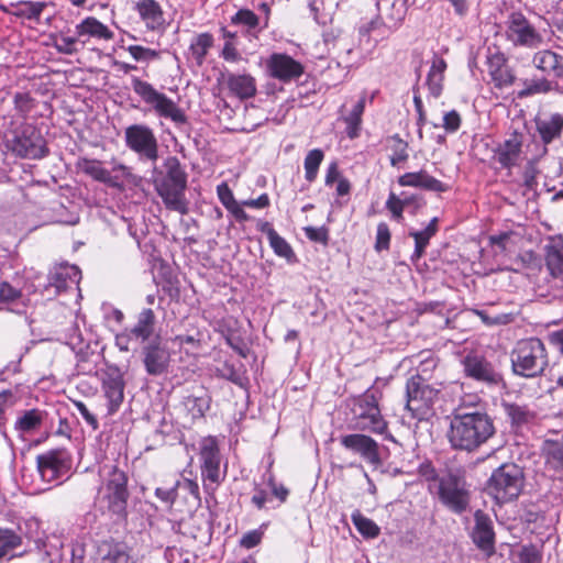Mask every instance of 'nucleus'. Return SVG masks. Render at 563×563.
<instances>
[{"instance_id":"obj_30","label":"nucleus","mask_w":563,"mask_h":563,"mask_svg":"<svg viewBox=\"0 0 563 563\" xmlns=\"http://www.w3.org/2000/svg\"><path fill=\"white\" fill-rule=\"evenodd\" d=\"M536 130L543 145L560 140L563 134V113H551L545 118H536Z\"/></svg>"},{"instance_id":"obj_28","label":"nucleus","mask_w":563,"mask_h":563,"mask_svg":"<svg viewBox=\"0 0 563 563\" xmlns=\"http://www.w3.org/2000/svg\"><path fill=\"white\" fill-rule=\"evenodd\" d=\"M75 34L86 44L90 38L110 41L113 32L95 16H87L75 26Z\"/></svg>"},{"instance_id":"obj_4","label":"nucleus","mask_w":563,"mask_h":563,"mask_svg":"<svg viewBox=\"0 0 563 563\" xmlns=\"http://www.w3.org/2000/svg\"><path fill=\"white\" fill-rule=\"evenodd\" d=\"M350 408L349 427L362 432L384 434L388 424L382 416L378 400L374 393L366 390L363 395L347 401Z\"/></svg>"},{"instance_id":"obj_33","label":"nucleus","mask_w":563,"mask_h":563,"mask_svg":"<svg viewBox=\"0 0 563 563\" xmlns=\"http://www.w3.org/2000/svg\"><path fill=\"white\" fill-rule=\"evenodd\" d=\"M556 93L563 95V85L549 77H536L523 81V89L518 92L519 98H528L537 95Z\"/></svg>"},{"instance_id":"obj_52","label":"nucleus","mask_w":563,"mask_h":563,"mask_svg":"<svg viewBox=\"0 0 563 563\" xmlns=\"http://www.w3.org/2000/svg\"><path fill=\"white\" fill-rule=\"evenodd\" d=\"M409 235L415 240V251L411 255V260L418 261L424 254L430 239L433 238V235L424 229L421 231H410Z\"/></svg>"},{"instance_id":"obj_27","label":"nucleus","mask_w":563,"mask_h":563,"mask_svg":"<svg viewBox=\"0 0 563 563\" xmlns=\"http://www.w3.org/2000/svg\"><path fill=\"white\" fill-rule=\"evenodd\" d=\"M224 81L229 92L240 100L251 99L257 92L256 80L250 74L229 73Z\"/></svg>"},{"instance_id":"obj_44","label":"nucleus","mask_w":563,"mask_h":563,"mask_svg":"<svg viewBox=\"0 0 563 563\" xmlns=\"http://www.w3.org/2000/svg\"><path fill=\"white\" fill-rule=\"evenodd\" d=\"M388 148L391 151L389 156L393 167H402L409 158L408 143L399 134H394L387 139Z\"/></svg>"},{"instance_id":"obj_20","label":"nucleus","mask_w":563,"mask_h":563,"mask_svg":"<svg viewBox=\"0 0 563 563\" xmlns=\"http://www.w3.org/2000/svg\"><path fill=\"white\" fill-rule=\"evenodd\" d=\"M145 371L151 376L164 374L169 365L170 354L159 338L148 341L142 349Z\"/></svg>"},{"instance_id":"obj_21","label":"nucleus","mask_w":563,"mask_h":563,"mask_svg":"<svg viewBox=\"0 0 563 563\" xmlns=\"http://www.w3.org/2000/svg\"><path fill=\"white\" fill-rule=\"evenodd\" d=\"M525 135L518 131L507 134L495 150V158L501 167L510 169L519 165Z\"/></svg>"},{"instance_id":"obj_53","label":"nucleus","mask_w":563,"mask_h":563,"mask_svg":"<svg viewBox=\"0 0 563 563\" xmlns=\"http://www.w3.org/2000/svg\"><path fill=\"white\" fill-rule=\"evenodd\" d=\"M268 242H269V245L273 249L274 253L277 256L284 257L288 262H291L295 258V253H294L290 244L279 234H276Z\"/></svg>"},{"instance_id":"obj_62","label":"nucleus","mask_w":563,"mask_h":563,"mask_svg":"<svg viewBox=\"0 0 563 563\" xmlns=\"http://www.w3.org/2000/svg\"><path fill=\"white\" fill-rule=\"evenodd\" d=\"M74 407L77 409L81 418L85 420V422L92 428V430H97L99 428V422L97 417L87 408V406L80 401L75 400Z\"/></svg>"},{"instance_id":"obj_48","label":"nucleus","mask_w":563,"mask_h":563,"mask_svg":"<svg viewBox=\"0 0 563 563\" xmlns=\"http://www.w3.org/2000/svg\"><path fill=\"white\" fill-rule=\"evenodd\" d=\"M351 519L356 530L364 538L373 539L378 537L380 532L379 527L372 519L363 516L360 510L353 511Z\"/></svg>"},{"instance_id":"obj_57","label":"nucleus","mask_w":563,"mask_h":563,"mask_svg":"<svg viewBox=\"0 0 563 563\" xmlns=\"http://www.w3.org/2000/svg\"><path fill=\"white\" fill-rule=\"evenodd\" d=\"M505 410L511 422L515 424H522L529 419V411L526 407L516 404H506Z\"/></svg>"},{"instance_id":"obj_18","label":"nucleus","mask_w":563,"mask_h":563,"mask_svg":"<svg viewBox=\"0 0 563 563\" xmlns=\"http://www.w3.org/2000/svg\"><path fill=\"white\" fill-rule=\"evenodd\" d=\"M266 70L269 77L287 84L301 77L305 68L285 53H273L266 60Z\"/></svg>"},{"instance_id":"obj_8","label":"nucleus","mask_w":563,"mask_h":563,"mask_svg":"<svg viewBox=\"0 0 563 563\" xmlns=\"http://www.w3.org/2000/svg\"><path fill=\"white\" fill-rule=\"evenodd\" d=\"M199 461L203 489L209 496H213L227 476V465L222 470V459L216 437L208 435L200 440Z\"/></svg>"},{"instance_id":"obj_15","label":"nucleus","mask_w":563,"mask_h":563,"mask_svg":"<svg viewBox=\"0 0 563 563\" xmlns=\"http://www.w3.org/2000/svg\"><path fill=\"white\" fill-rule=\"evenodd\" d=\"M36 465L42 481L57 486L69 477L71 456L66 450H52L37 455Z\"/></svg>"},{"instance_id":"obj_35","label":"nucleus","mask_w":563,"mask_h":563,"mask_svg":"<svg viewBox=\"0 0 563 563\" xmlns=\"http://www.w3.org/2000/svg\"><path fill=\"white\" fill-rule=\"evenodd\" d=\"M445 69L446 62L442 57L434 55L426 82L430 96L433 97L434 99L439 98L442 93Z\"/></svg>"},{"instance_id":"obj_12","label":"nucleus","mask_w":563,"mask_h":563,"mask_svg":"<svg viewBox=\"0 0 563 563\" xmlns=\"http://www.w3.org/2000/svg\"><path fill=\"white\" fill-rule=\"evenodd\" d=\"M438 496L452 512L462 514L470 505V490L466 481L457 473L450 472L439 478Z\"/></svg>"},{"instance_id":"obj_16","label":"nucleus","mask_w":563,"mask_h":563,"mask_svg":"<svg viewBox=\"0 0 563 563\" xmlns=\"http://www.w3.org/2000/svg\"><path fill=\"white\" fill-rule=\"evenodd\" d=\"M101 391L107 400V415L112 416L124 400L125 380L122 371L109 365L100 372Z\"/></svg>"},{"instance_id":"obj_39","label":"nucleus","mask_w":563,"mask_h":563,"mask_svg":"<svg viewBox=\"0 0 563 563\" xmlns=\"http://www.w3.org/2000/svg\"><path fill=\"white\" fill-rule=\"evenodd\" d=\"M183 405L192 420L200 419L210 409L211 396L206 390H201L200 394L185 397Z\"/></svg>"},{"instance_id":"obj_45","label":"nucleus","mask_w":563,"mask_h":563,"mask_svg":"<svg viewBox=\"0 0 563 563\" xmlns=\"http://www.w3.org/2000/svg\"><path fill=\"white\" fill-rule=\"evenodd\" d=\"M213 35L208 32L198 34L191 41L189 51L198 66L205 63L209 49L213 46Z\"/></svg>"},{"instance_id":"obj_24","label":"nucleus","mask_w":563,"mask_h":563,"mask_svg":"<svg viewBox=\"0 0 563 563\" xmlns=\"http://www.w3.org/2000/svg\"><path fill=\"white\" fill-rule=\"evenodd\" d=\"M532 65L544 75L552 76L563 85V55L545 48L536 52L532 56Z\"/></svg>"},{"instance_id":"obj_13","label":"nucleus","mask_w":563,"mask_h":563,"mask_svg":"<svg viewBox=\"0 0 563 563\" xmlns=\"http://www.w3.org/2000/svg\"><path fill=\"white\" fill-rule=\"evenodd\" d=\"M461 363L465 377L489 388L505 386L499 367L484 355L471 352L462 358Z\"/></svg>"},{"instance_id":"obj_14","label":"nucleus","mask_w":563,"mask_h":563,"mask_svg":"<svg viewBox=\"0 0 563 563\" xmlns=\"http://www.w3.org/2000/svg\"><path fill=\"white\" fill-rule=\"evenodd\" d=\"M124 142L141 162L155 164L159 157L158 141L154 131L146 124H132L125 128Z\"/></svg>"},{"instance_id":"obj_10","label":"nucleus","mask_w":563,"mask_h":563,"mask_svg":"<svg viewBox=\"0 0 563 563\" xmlns=\"http://www.w3.org/2000/svg\"><path fill=\"white\" fill-rule=\"evenodd\" d=\"M438 394L439 389L430 386L421 375L411 376L406 384V409L410 417L420 421L428 420L433 415Z\"/></svg>"},{"instance_id":"obj_43","label":"nucleus","mask_w":563,"mask_h":563,"mask_svg":"<svg viewBox=\"0 0 563 563\" xmlns=\"http://www.w3.org/2000/svg\"><path fill=\"white\" fill-rule=\"evenodd\" d=\"M323 42L329 53H336L338 46H343L346 55L353 52L350 36L340 29H329L323 33Z\"/></svg>"},{"instance_id":"obj_23","label":"nucleus","mask_w":563,"mask_h":563,"mask_svg":"<svg viewBox=\"0 0 563 563\" xmlns=\"http://www.w3.org/2000/svg\"><path fill=\"white\" fill-rule=\"evenodd\" d=\"M95 563H136L130 547L113 539L102 540L97 545Z\"/></svg>"},{"instance_id":"obj_32","label":"nucleus","mask_w":563,"mask_h":563,"mask_svg":"<svg viewBox=\"0 0 563 563\" xmlns=\"http://www.w3.org/2000/svg\"><path fill=\"white\" fill-rule=\"evenodd\" d=\"M544 262L550 275L563 279V236L549 239L544 246Z\"/></svg>"},{"instance_id":"obj_22","label":"nucleus","mask_w":563,"mask_h":563,"mask_svg":"<svg viewBox=\"0 0 563 563\" xmlns=\"http://www.w3.org/2000/svg\"><path fill=\"white\" fill-rule=\"evenodd\" d=\"M133 8L148 31L164 33L168 23L165 12L156 0H134Z\"/></svg>"},{"instance_id":"obj_7","label":"nucleus","mask_w":563,"mask_h":563,"mask_svg":"<svg viewBox=\"0 0 563 563\" xmlns=\"http://www.w3.org/2000/svg\"><path fill=\"white\" fill-rule=\"evenodd\" d=\"M131 84L133 91L145 104L150 106L156 115L170 120L176 125L187 123L185 111L173 99L158 91L152 84L139 77H133Z\"/></svg>"},{"instance_id":"obj_63","label":"nucleus","mask_w":563,"mask_h":563,"mask_svg":"<svg viewBox=\"0 0 563 563\" xmlns=\"http://www.w3.org/2000/svg\"><path fill=\"white\" fill-rule=\"evenodd\" d=\"M264 532L261 529H254L243 534L240 545L245 549H252L258 545L263 539Z\"/></svg>"},{"instance_id":"obj_17","label":"nucleus","mask_w":563,"mask_h":563,"mask_svg":"<svg viewBox=\"0 0 563 563\" xmlns=\"http://www.w3.org/2000/svg\"><path fill=\"white\" fill-rule=\"evenodd\" d=\"M486 66L495 89L504 90L515 84L517 79L515 70L509 66L508 58L500 51L492 52V49H488Z\"/></svg>"},{"instance_id":"obj_9","label":"nucleus","mask_w":563,"mask_h":563,"mask_svg":"<svg viewBox=\"0 0 563 563\" xmlns=\"http://www.w3.org/2000/svg\"><path fill=\"white\" fill-rule=\"evenodd\" d=\"M7 148L18 157L41 159L48 154L46 141L41 131L33 124L22 122L11 131L7 140Z\"/></svg>"},{"instance_id":"obj_31","label":"nucleus","mask_w":563,"mask_h":563,"mask_svg":"<svg viewBox=\"0 0 563 563\" xmlns=\"http://www.w3.org/2000/svg\"><path fill=\"white\" fill-rule=\"evenodd\" d=\"M398 184L404 187H416L434 192H444L448 185L429 175L426 170L406 173L398 178Z\"/></svg>"},{"instance_id":"obj_49","label":"nucleus","mask_w":563,"mask_h":563,"mask_svg":"<svg viewBox=\"0 0 563 563\" xmlns=\"http://www.w3.org/2000/svg\"><path fill=\"white\" fill-rule=\"evenodd\" d=\"M217 376L224 378L234 385L246 388L249 385V378L245 372L238 369L233 363L224 362L223 365L217 369Z\"/></svg>"},{"instance_id":"obj_56","label":"nucleus","mask_w":563,"mask_h":563,"mask_svg":"<svg viewBox=\"0 0 563 563\" xmlns=\"http://www.w3.org/2000/svg\"><path fill=\"white\" fill-rule=\"evenodd\" d=\"M231 22L233 24H243L252 30L258 26L260 19L253 11L241 9L231 18Z\"/></svg>"},{"instance_id":"obj_41","label":"nucleus","mask_w":563,"mask_h":563,"mask_svg":"<svg viewBox=\"0 0 563 563\" xmlns=\"http://www.w3.org/2000/svg\"><path fill=\"white\" fill-rule=\"evenodd\" d=\"M76 167L80 172H82L84 174L99 183H103L107 185V181L110 180V170L103 167L101 161L81 157L77 161Z\"/></svg>"},{"instance_id":"obj_5","label":"nucleus","mask_w":563,"mask_h":563,"mask_svg":"<svg viewBox=\"0 0 563 563\" xmlns=\"http://www.w3.org/2000/svg\"><path fill=\"white\" fill-rule=\"evenodd\" d=\"M98 473L101 481L99 494L107 503L108 510L119 516L124 515L130 495L126 473L115 463H103Z\"/></svg>"},{"instance_id":"obj_61","label":"nucleus","mask_w":563,"mask_h":563,"mask_svg":"<svg viewBox=\"0 0 563 563\" xmlns=\"http://www.w3.org/2000/svg\"><path fill=\"white\" fill-rule=\"evenodd\" d=\"M542 554L540 551L533 547H523L522 550L518 554L519 563H541Z\"/></svg>"},{"instance_id":"obj_50","label":"nucleus","mask_w":563,"mask_h":563,"mask_svg":"<svg viewBox=\"0 0 563 563\" xmlns=\"http://www.w3.org/2000/svg\"><path fill=\"white\" fill-rule=\"evenodd\" d=\"M22 544V538L8 528H0V559L10 554Z\"/></svg>"},{"instance_id":"obj_29","label":"nucleus","mask_w":563,"mask_h":563,"mask_svg":"<svg viewBox=\"0 0 563 563\" xmlns=\"http://www.w3.org/2000/svg\"><path fill=\"white\" fill-rule=\"evenodd\" d=\"M475 526L472 532L473 542L484 551L492 550L495 543V533L492 519L482 510L474 515Z\"/></svg>"},{"instance_id":"obj_55","label":"nucleus","mask_w":563,"mask_h":563,"mask_svg":"<svg viewBox=\"0 0 563 563\" xmlns=\"http://www.w3.org/2000/svg\"><path fill=\"white\" fill-rule=\"evenodd\" d=\"M175 486H176L177 492L183 490L184 493L191 496V498L194 499V501L197 505H200L201 496H200V489H199V485H198L197 481L190 479L187 477H183L181 479H179L175 483Z\"/></svg>"},{"instance_id":"obj_38","label":"nucleus","mask_w":563,"mask_h":563,"mask_svg":"<svg viewBox=\"0 0 563 563\" xmlns=\"http://www.w3.org/2000/svg\"><path fill=\"white\" fill-rule=\"evenodd\" d=\"M44 420L43 411L38 409L25 410L14 422V430L22 438L38 431Z\"/></svg>"},{"instance_id":"obj_47","label":"nucleus","mask_w":563,"mask_h":563,"mask_svg":"<svg viewBox=\"0 0 563 563\" xmlns=\"http://www.w3.org/2000/svg\"><path fill=\"white\" fill-rule=\"evenodd\" d=\"M324 158V153L320 148L309 151L303 161L305 178L308 183L317 179L319 167Z\"/></svg>"},{"instance_id":"obj_51","label":"nucleus","mask_w":563,"mask_h":563,"mask_svg":"<svg viewBox=\"0 0 563 563\" xmlns=\"http://www.w3.org/2000/svg\"><path fill=\"white\" fill-rule=\"evenodd\" d=\"M225 343L235 351L241 357L246 358L250 354V347L245 339L233 328L223 331Z\"/></svg>"},{"instance_id":"obj_37","label":"nucleus","mask_w":563,"mask_h":563,"mask_svg":"<svg viewBox=\"0 0 563 563\" xmlns=\"http://www.w3.org/2000/svg\"><path fill=\"white\" fill-rule=\"evenodd\" d=\"M155 323L154 311L150 308L143 309L137 316L136 323L130 329L135 336V342L144 343L148 341L154 333Z\"/></svg>"},{"instance_id":"obj_3","label":"nucleus","mask_w":563,"mask_h":563,"mask_svg":"<svg viewBox=\"0 0 563 563\" xmlns=\"http://www.w3.org/2000/svg\"><path fill=\"white\" fill-rule=\"evenodd\" d=\"M549 365L548 351L539 338H528L517 343L511 352L514 374L525 378L543 375Z\"/></svg>"},{"instance_id":"obj_64","label":"nucleus","mask_w":563,"mask_h":563,"mask_svg":"<svg viewBox=\"0 0 563 563\" xmlns=\"http://www.w3.org/2000/svg\"><path fill=\"white\" fill-rule=\"evenodd\" d=\"M137 345L135 336L131 330H125L122 333L115 335V345L122 352H128L132 349V344Z\"/></svg>"},{"instance_id":"obj_6","label":"nucleus","mask_w":563,"mask_h":563,"mask_svg":"<svg viewBox=\"0 0 563 563\" xmlns=\"http://www.w3.org/2000/svg\"><path fill=\"white\" fill-rule=\"evenodd\" d=\"M523 487V473L514 463L494 470L486 483V493L499 505L517 499Z\"/></svg>"},{"instance_id":"obj_42","label":"nucleus","mask_w":563,"mask_h":563,"mask_svg":"<svg viewBox=\"0 0 563 563\" xmlns=\"http://www.w3.org/2000/svg\"><path fill=\"white\" fill-rule=\"evenodd\" d=\"M142 178L132 173V168L121 164L114 163L112 169L110 170V180L107 181V185L110 187H121L124 181L137 186L141 183Z\"/></svg>"},{"instance_id":"obj_26","label":"nucleus","mask_w":563,"mask_h":563,"mask_svg":"<svg viewBox=\"0 0 563 563\" xmlns=\"http://www.w3.org/2000/svg\"><path fill=\"white\" fill-rule=\"evenodd\" d=\"M48 279L49 286L54 287L56 292H62L69 288H78L81 272L78 266L64 263L55 266L53 271H51Z\"/></svg>"},{"instance_id":"obj_36","label":"nucleus","mask_w":563,"mask_h":563,"mask_svg":"<svg viewBox=\"0 0 563 563\" xmlns=\"http://www.w3.org/2000/svg\"><path fill=\"white\" fill-rule=\"evenodd\" d=\"M0 303L15 313H25L26 298L20 289L14 288L9 283L3 282L0 284Z\"/></svg>"},{"instance_id":"obj_58","label":"nucleus","mask_w":563,"mask_h":563,"mask_svg":"<svg viewBox=\"0 0 563 563\" xmlns=\"http://www.w3.org/2000/svg\"><path fill=\"white\" fill-rule=\"evenodd\" d=\"M80 41L78 35L74 36H66V35H59L55 41V48L57 52L63 54H74L77 52V43Z\"/></svg>"},{"instance_id":"obj_59","label":"nucleus","mask_w":563,"mask_h":563,"mask_svg":"<svg viewBox=\"0 0 563 563\" xmlns=\"http://www.w3.org/2000/svg\"><path fill=\"white\" fill-rule=\"evenodd\" d=\"M390 231L389 227L385 222L377 224L375 250L382 252L389 249L390 245Z\"/></svg>"},{"instance_id":"obj_2","label":"nucleus","mask_w":563,"mask_h":563,"mask_svg":"<svg viewBox=\"0 0 563 563\" xmlns=\"http://www.w3.org/2000/svg\"><path fill=\"white\" fill-rule=\"evenodd\" d=\"M187 173L176 156H168L163 169L154 168L153 185L168 210L180 214L188 212L186 199Z\"/></svg>"},{"instance_id":"obj_11","label":"nucleus","mask_w":563,"mask_h":563,"mask_svg":"<svg viewBox=\"0 0 563 563\" xmlns=\"http://www.w3.org/2000/svg\"><path fill=\"white\" fill-rule=\"evenodd\" d=\"M504 35L515 47L529 49L543 44V35L520 11H512L504 23Z\"/></svg>"},{"instance_id":"obj_1","label":"nucleus","mask_w":563,"mask_h":563,"mask_svg":"<svg viewBox=\"0 0 563 563\" xmlns=\"http://www.w3.org/2000/svg\"><path fill=\"white\" fill-rule=\"evenodd\" d=\"M496 434L494 419L484 410L457 411L450 422L448 439L455 450L475 452Z\"/></svg>"},{"instance_id":"obj_60","label":"nucleus","mask_w":563,"mask_h":563,"mask_svg":"<svg viewBox=\"0 0 563 563\" xmlns=\"http://www.w3.org/2000/svg\"><path fill=\"white\" fill-rule=\"evenodd\" d=\"M386 208L391 212L394 220L401 222L404 220L405 206L399 200V197L395 192H390L386 201Z\"/></svg>"},{"instance_id":"obj_19","label":"nucleus","mask_w":563,"mask_h":563,"mask_svg":"<svg viewBox=\"0 0 563 563\" xmlns=\"http://www.w3.org/2000/svg\"><path fill=\"white\" fill-rule=\"evenodd\" d=\"M341 445L354 454L360 455L365 462L372 465L382 463L379 444L369 435L364 433H350L340 438Z\"/></svg>"},{"instance_id":"obj_34","label":"nucleus","mask_w":563,"mask_h":563,"mask_svg":"<svg viewBox=\"0 0 563 563\" xmlns=\"http://www.w3.org/2000/svg\"><path fill=\"white\" fill-rule=\"evenodd\" d=\"M545 466L558 479H563V434L559 439L545 440L543 444Z\"/></svg>"},{"instance_id":"obj_40","label":"nucleus","mask_w":563,"mask_h":563,"mask_svg":"<svg viewBox=\"0 0 563 563\" xmlns=\"http://www.w3.org/2000/svg\"><path fill=\"white\" fill-rule=\"evenodd\" d=\"M12 15L29 21L38 22L47 3L44 1H18L11 2Z\"/></svg>"},{"instance_id":"obj_54","label":"nucleus","mask_w":563,"mask_h":563,"mask_svg":"<svg viewBox=\"0 0 563 563\" xmlns=\"http://www.w3.org/2000/svg\"><path fill=\"white\" fill-rule=\"evenodd\" d=\"M126 51L136 62L148 63L151 60L158 59L161 55L158 51L141 45H130L126 47Z\"/></svg>"},{"instance_id":"obj_46","label":"nucleus","mask_w":563,"mask_h":563,"mask_svg":"<svg viewBox=\"0 0 563 563\" xmlns=\"http://www.w3.org/2000/svg\"><path fill=\"white\" fill-rule=\"evenodd\" d=\"M36 104V99L29 91H18L13 95V109L23 122H26Z\"/></svg>"},{"instance_id":"obj_25","label":"nucleus","mask_w":563,"mask_h":563,"mask_svg":"<svg viewBox=\"0 0 563 563\" xmlns=\"http://www.w3.org/2000/svg\"><path fill=\"white\" fill-rule=\"evenodd\" d=\"M366 100V92H363L351 110L346 111L344 106L339 110L338 120L345 124V134L350 140H355L361 135Z\"/></svg>"}]
</instances>
